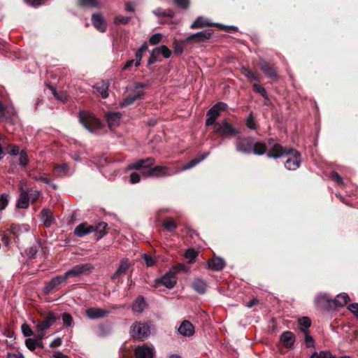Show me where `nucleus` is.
<instances>
[{"mask_svg":"<svg viewBox=\"0 0 358 358\" xmlns=\"http://www.w3.org/2000/svg\"><path fill=\"white\" fill-rule=\"evenodd\" d=\"M155 350L146 344L137 345L134 349L135 358H154Z\"/></svg>","mask_w":358,"mask_h":358,"instance_id":"16","label":"nucleus"},{"mask_svg":"<svg viewBox=\"0 0 358 358\" xmlns=\"http://www.w3.org/2000/svg\"><path fill=\"white\" fill-rule=\"evenodd\" d=\"M162 226L167 231L173 232L178 228V224L172 217L166 218L163 222Z\"/></svg>","mask_w":358,"mask_h":358,"instance_id":"36","label":"nucleus"},{"mask_svg":"<svg viewBox=\"0 0 358 358\" xmlns=\"http://www.w3.org/2000/svg\"><path fill=\"white\" fill-rule=\"evenodd\" d=\"M177 282V278L172 270L166 272L161 278H158L155 280L156 286L164 285L168 289H172L175 287Z\"/></svg>","mask_w":358,"mask_h":358,"instance_id":"9","label":"nucleus"},{"mask_svg":"<svg viewBox=\"0 0 358 358\" xmlns=\"http://www.w3.org/2000/svg\"><path fill=\"white\" fill-rule=\"evenodd\" d=\"M350 300V296L345 294L342 293L338 294L334 299H328L327 295H322L317 297L316 302L320 306L326 305V307L329 309H334L337 307H343L345 306Z\"/></svg>","mask_w":358,"mask_h":358,"instance_id":"3","label":"nucleus"},{"mask_svg":"<svg viewBox=\"0 0 358 358\" xmlns=\"http://www.w3.org/2000/svg\"><path fill=\"white\" fill-rule=\"evenodd\" d=\"M23 335L25 337H29L33 335V331L27 324H23L21 327Z\"/></svg>","mask_w":358,"mask_h":358,"instance_id":"54","label":"nucleus"},{"mask_svg":"<svg viewBox=\"0 0 358 358\" xmlns=\"http://www.w3.org/2000/svg\"><path fill=\"white\" fill-rule=\"evenodd\" d=\"M304 334H305L304 340H305L306 347L307 348L313 347L314 346V339H313V336H311L308 334V331L304 333Z\"/></svg>","mask_w":358,"mask_h":358,"instance_id":"56","label":"nucleus"},{"mask_svg":"<svg viewBox=\"0 0 358 358\" xmlns=\"http://www.w3.org/2000/svg\"><path fill=\"white\" fill-rule=\"evenodd\" d=\"M207 264L209 269L217 271H222L226 265L224 260L217 257L209 259Z\"/></svg>","mask_w":358,"mask_h":358,"instance_id":"21","label":"nucleus"},{"mask_svg":"<svg viewBox=\"0 0 358 358\" xmlns=\"http://www.w3.org/2000/svg\"><path fill=\"white\" fill-rule=\"evenodd\" d=\"M160 52H161V55L164 57V58H169L171 57V50L166 45H163L160 47H158Z\"/></svg>","mask_w":358,"mask_h":358,"instance_id":"53","label":"nucleus"},{"mask_svg":"<svg viewBox=\"0 0 358 358\" xmlns=\"http://www.w3.org/2000/svg\"><path fill=\"white\" fill-rule=\"evenodd\" d=\"M148 306L145 298L143 296H138L132 305V310L134 312L142 313Z\"/></svg>","mask_w":358,"mask_h":358,"instance_id":"31","label":"nucleus"},{"mask_svg":"<svg viewBox=\"0 0 358 358\" xmlns=\"http://www.w3.org/2000/svg\"><path fill=\"white\" fill-rule=\"evenodd\" d=\"M160 55L161 52L158 47L153 49L148 60V66L153 64L157 61H161V59H159Z\"/></svg>","mask_w":358,"mask_h":358,"instance_id":"38","label":"nucleus"},{"mask_svg":"<svg viewBox=\"0 0 358 358\" xmlns=\"http://www.w3.org/2000/svg\"><path fill=\"white\" fill-rule=\"evenodd\" d=\"M290 157H289L285 163V167L289 171H295L299 168L301 162V153L293 148V152H289Z\"/></svg>","mask_w":358,"mask_h":358,"instance_id":"12","label":"nucleus"},{"mask_svg":"<svg viewBox=\"0 0 358 358\" xmlns=\"http://www.w3.org/2000/svg\"><path fill=\"white\" fill-rule=\"evenodd\" d=\"M92 22L98 31L101 32H105L106 31L107 24L101 14L94 13L92 16Z\"/></svg>","mask_w":358,"mask_h":358,"instance_id":"20","label":"nucleus"},{"mask_svg":"<svg viewBox=\"0 0 358 358\" xmlns=\"http://www.w3.org/2000/svg\"><path fill=\"white\" fill-rule=\"evenodd\" d=\"M41 220L43 222V226L45 228L50 227L53 222L55 221V217L52 211L48 208H43L41 211Z\"/></svg>","mask_w":358,"mask_h":358,"instance_id":"26","label":"nucleus"},{"mask_svg":"<svg viewBox=\"0 0 358 358\" xmlns=\"http://www.w3.org/2000/svg\"><path fill=\"white\" fill-rule=\"evenodd\" d=\"M155 164V158L149 157L131 163L129 165L128 169L138 171L142 176L145 178L171 176L178 171V170H172V169L168 166L157 165L153 166Z\"/></svg>","mask_w":358,"mask_h":358,"instance_id":"1","label":"nucleus"},{"mask_svg":"<svg viewBox=\"0 0 358 358\" xmlns=\"http://www.w3.org/2000/svg\"><path fill=\"white\" fill-rule=\"evenodd\" d=\"M63 323L66 327H71L73 324V317L69 313H64L62 315Z\"/></svg>","mask_w":358,"mask_h":358,"instance_id":"50","label":"nucleus"},{"mask_svg":"<svg viewBox=\"0 0 358 358\" xmlns=\"http://www.w3.org/2000/svg\"><path fill=\"white\" fill-rule=\"evenodd\" d=\"M29 194L21 188L20 197L17 199L16 207L17 208H27L29 207Z\"/></svg>","mask_w":358,"mask_h":358,"instance_id":"32","label":"nucleus"},{"mask_svg":"<svg viewBox=\"0 0 358 358\" xmlns=\"http://www.w3.org/2000/svg\"><path fill=\"white\" fill-rule=\"evenodd\" d=\"M191 287L198 294H203L207 289V283L200 278H195L191 283Z\"/></svg>","mask_w":358,"mask_h":358,"instance_id":"22","label":"nucleus"},{"mask_svg":"<svg viewBox=\"0 0 358 358\" xmlns=\"http://www.w3.org/2000/svg\"><path fill=\"white\" fill-rule=\"evenodd\" d=\"M107 227L108 224L105 222H100L94 225L84 222L76 227L73 234L77 237H83L94 232V239L99 241L107 234Z\"/></svg>","mask_w":358,"mask_h":358,"instance_id":"2","label":"nucleus"},{"mask_svg":"<svg viewBox=\"0 0 358 358\" xmlns=\"http://www.w3.org/2000/svg\"><path fill=\"white\" fill-rule=\"evenodd\" d=\"M131 19V17H125L122 15H117L114 17V23L115 24H127Z\"/></svg>","mask_w":358,"mask_h":358,"instance_id":"49","label":"nucleus"},{"mask_svg":"<svg viewBox=\"0 0 358 358\" xmlns=\"http://www.w3.org/2000/svg\"><path fill=\"white\" fill-rule=\"evenodd\" d=\"M8 196L6 194H3L1 195V196H0V210H2L7 206L8 203Z\"/></svg>","mask_w":358,"mask_h":358,"instance_id":"58","label":"nucleus"},{"mask_svg":"<svg viewBox=\"0 0 358 358\" xmlns=\"http://www.w3.org/2000/svg\"><path fill=\"white\" fill-rule=\"evenodd\" d=\"M145 94L143 91H138L133 94H129L120 103L122 107L132 105L136 100L141 99Z\"/></svg>","mask_w":358,"mask_h":358,"instance_id":"27","label":"nucleus"},{"mask_svg":"<svg viewBox=\"0 0 358 358\" xmlns=\"http://www.w3.org/2000/svg\"><path fill=\"white\" fill-rule=\"evenodd\" d=\"M259 66L266 77L274 80H276L279 78L276 67L274 65L271 64L264 59H262L259 62Z\"/></svg>","mask_w":358,"mask_h":358,"instance_id":"14","label":"nucleus"},{"mask_svg":"<svg viewBox=\"0 0 358 358\" xmlns=\"http://www.w3.org/2000/svg\"><path fill=\"white\" fill-rule=\"evenodd\" d=\"M110 311L99 308L91 307L86 310V315L90 319H98L106 317Z\"/></svg>","mask_w":358,"mask_h":358,"instance_id":"19","label":"nucleus"},{"mask_svg":"<svg viewBox=\"0 0 358 358\" xmlns=\"http://www.w3.org/2000/svg\"><path fill=\"white\" fill-rule=\"evenodd\" d=\"M29 176L31 177L36 181L43 182L45 184L51 186L55 189H56L57 188V185L54 183H52L51 180L48 177H45L44 176H41V175H34L32 173H30Z\"/></svg>","mask_w":358,"mask_h":358,"instance_id":"37","label":"nucleus"},{"mask_svg":"<svg viewBox=\"0 0 358 358\" xmlns=\"http://www.w3.org/2000/svg\"><path fill=\"white\" fill-rule=\"evenodd\" d=\"M65 282L63 275H57L46 282L43 288L44 294H49L54 289L57 288L62 282Z\"/></svg>","mask_w":358,"mask_h":358,"instance_id":"18","label":"nucleus"},{"mask_svg":"<svg viewBox=\"0 0 358 358\" xmlns=\"http://www.w3.org/2000/svg\"><path fill=\"white\" fill-rule=\"evenodd\" d=\"M153 13H155V15H156L157 16H159V17L163 16V17H169L173 18L175 15V13L172 10L169 9L166 10H164L161 8H157L156 10H155L153 11Z\"/></svg>","mask_w":358,"mask_h":358,"instance_id":"41","label":"nucleus"},{"mask_svg":"<svg viewBox=\"0 0 358 358\" xmlns=\"http://www.w3.org/2000/svg\"><path fill=\"white\" fill-rule=\"evenodd\" d=\"M245 125L248 128L252 130H255L257 129V124L255 121V117L253 116L252 113H250L245 120Z\"/></svg>","mask_w":358,"mask_h":358,"instance_id":"46","label":"nucleus"},{"mask_svg":"<svg viewBox=\"0 0 358 358\" xmlns=\"http://www.w3.org/2000/svg\"><path fill=\"white\" fill-rule=\"evenodd\" d=\"M252 88L255 92L260 94L263 98H264L266 101H269L266 90L264 87L257 83H255L252 85Z\"/></svg>","mask_w":358,"mask_h":358,"instance_id":"42","label":"nucleus"},{"mask_svg":"<svg viewBox=\"0 0 358 358\" xmlns=\"http://www.w3.org/2000/svg\"><path fill=\"white\" fill-rule=\"evenodd\" d=\"M131 335L136 339L144 340L148 337L150 334V326L145 322H136L131 328Z\"/></svg>","mask_w":358,"mask_h":358,"instance_id":"8","label":"nucleus"},{"mask_svg":"<svg viewBox=\"0 0 358 358\" xmlns=\"http://www.w3.org/2000/svg\"><path fill=\"white\" fill-rule=\"evenodd\" d=\"M267 147L264 143L257 141L253 142L252 150V152L257 155H263L266 152Z\"/></svg>","mask_w":358,"mask_h":358,"instance_id":"34","label":"nucleus"},{"mask_svg":"<svg viewBox=\"0 0 358 358\" xmlns=\"http://www.w3.org/2000/svg\"><path fill=\"white\" fill-rule=\"evenodd\" d=\"M348 309L354 314L355 317L358 315V303H352L348 306Z\"/></svg>","mask_w":358,"mask_h":358,"instance_id":"64","label":"nucleus"},{"mask_svg":"<svg viewBox=\"0 0 358 358\" xmlns=\"http://www.w3.org/2000/svg\"><path fill=\"white\" fill-rule=\"evenodd\" d=\"M254 138L252 137H244L238 138L236 148L238 152L249 155L252 153Z\"/></svg>","mask_w":358,"mask_h":358,"instance_id":"13","label":"nucleus"},{"mask_svg":"<svg viewBox=\"0 0 358 358\" xmlns=\"http://www.w3.org/2000/svg\"><path fill=\"white\" fill-rule=\"evenodd\" d=\"M8 148H10L9 154L12 156H15L20 152V147L17 145L10 144Z\"/></svg>","mask_w":358,"mask_h":358,"instance_id":"63","label":"nucleus"},{"mask_svg":"<svg viewBox=\"0 0 358 358\" xmlns=\"http://www.w3.org/2000/svg\"><path fill=\"white\" fill-rule=\"evenodd\" d=\"M215 26L217 25L210 22L208 19L202 16H199L194 21V22L190 25L189 27L192 29H195Z\"/></svg>","mask_w":358,"mask_h":358,"instance_id":"28","label":"nucleus"},{"mask_svg":"<svg viewBox=\"0 0 358 358\" xmlns=\"http://www.w3.org/2000/svg\"><path fill=\"white\" fill-rule=\"evenodd\" d=\"M57 319L58 317H57L52 312H48L44 315L43 320L37 322L36 331H44L46 329H48L57 320Z\"/></svg>","mask_w":358,"mask_h":358,"instance_id":"15","label":"nucleus"},{"mask_svg":"<svg viewBox=\"0 0 358 358\" xmlns=\"http://www.w3.org/2000/svg\"><path fill=\"white\" fill-rule=\"evenodd\" d=\"M162 35L161 34H155L152 35L149 38V43L152 45H157L162 41Z\"/></svg>","mask_w":358,"mask_h":358,"instance_id":"52","label":"nucleus"},{"mask_svg":"<svg viewBox=\"0 0 358 358\" xmlns=\"http://www.w3.org/2000/svg\"><path fill=\"white\" fill-rule=\"evenodd\" d=\"M172 271L176 275V274L179 272L188 273L189 268L183 264H178L177 265L173 266L171 268Z\"/></svg>","mask_w":358,"mask_h":358,"instance_id":"47","label":"nucleus"},{"mask_svg":"<svg viewBox=\"0 0 358 358\" xmlns=\"http://www.w3.org/2000/svg\"><path fill=\"white\" fill-rule=\"evenodd\" d=\"M185 43V40L183 41H180V42L175 41L173 43L174 52L176 54L180 55L183 52Z\"/></svg>","mask_w":358,"mask_h":358,"instance_id":"51","label":"nucleus"},{"mask_svg":"<svg viewBox=\"0 0 358 358\" xmlns=\"http://www.w3.org/2000/svg\"><path fill=\"white\" fill-rule=\"evenodd\" d=\"M29 164V159L27 154V152L24 150H21L20 152V158H19V164L24 168Z\"/></svg>","mask_w":358,"mask_h":358,"instance_id":"45","label":"nucleus"},{"mask_svg":"<svg viewBox=\"0 0 358 358\" xmlns=\"http://www.w3.org/2000/svg\"><path fill=\"white\" fill-rule=\"evenodd\" d=\"M178 331L183 336H191L194 334V327L189 321L184 320Z\"/></svg>","mask_w":358,"mask_h":358,"instance_id":"23","label":"nucleus"},{"mask_svg":"<svg viewBox=\"0 0 358 358\" xmlns=\"http://www.w3.org/2000/svg\"><path fill=\"white\" fill-rule=\"evenodd\" d=\"M15 114L16 113L14 108L5 106L0 101V122L6 120L11 124H14L13 118Z\"/></svg>","mask_w":358,"mask_h":358,"instance_id":"17","label":"nucleus"},{"mask_svg":"<svg viewBox=\"0 0 358 358\" xmlns=\"http://www.w3.org/2000/svg\"><path fill=\"white\" fill-rule=\"evenodd\" d=\"M40 248V244L37 243L35 245H33L31 247L29 250L28 255L31 258H34L36 255V254L38 252V249Z\"/></svg>","mask_w":358,"mask_h":358,"instance_id":"61","label":"nucleus"},{"mask_svg":"<svg viewBox=\"0 0 358 358\" xmlns=\"http://www.w3.org/2000/svg\"><path fill=\"white\" fill-rule=\"evenodd\" d=\"M36 341L33 338H27L26 339L25 341V345L27 346V348L31 350V351H34L35 349H36Z\"/></svg>","mask_w":358,"mask_h":358,"instance_id":"60","label":"nucleus"},{"mask_svg":"<svg viewBox=\"0 0 358 358\" xmlns=\"http://www.w3.org/2000/svg\"><path fill=\"white\" fill-rule=\"evenodd\" d=\"M177 6L182 9H187L189 6V0H173Z\"/></svg>","mask_w":358,"mask_h":358,"instance_id":"55","label":"nucleus"},{"mask_svg":"<svg viewBox=\"0 0 358 358\" xmlns=\"http://www.w3.org/2000/svg\"><path fill=\"white\" fill-rule=\"evenodd\" d=\"M78 117L80 122L87 130L92 133L95 132L103 127V124L99 118L87 111H80Z\"/></svg>","mask_w":358,"mask_h":358,"instance_id":"4","label":"nucleus"},{"mask_svg":"<svg viewBox=\"0 0 358 358\" xmlns=\"http://www.w3.org/2000/svg\"><path fill=\"white\" fill-rule=\"evenodd\" d=\"M129 181L132 184L138 183L141 181V175L138 173L133 172L130 174Z\"/></svg>","mask_w":358,"mask_h":358,"instance_id":"59","label":"nucleus"},{"mask_svg":"<svg viewBox=\"0 0 358 358\" xmlns=\"http://www.w3.org/2000/svg\"><path fill=\"white\" fill-rule=\"evenodd\" d=\"M206 155H203L200 159L194 158V159H192L191 161H189L188 163H187L182 167V170H187V169H192V167H194V166L198 164L201 161L204 159L206 158Z\"/></svg>","mask_w":358,"mask_h":358,"instance_id":"44","label":"nucleus"},{"mask_svg":"<svg viewBox=\"0 0 358 358\" xmlns=\"http://www.w3.org/2000/svg\"><path fill=\"white\" fill-rule=\"evenodd\" d=\"M23 229H24L26 231L27 230L24 227L16 225V224H12L9 229V233L12 234L13 238L14 241H15L16 238H18L20 233L22 231Z\"/></svg>","mask_w":358,"mask_h":358,"instance_id":"40","label":"nucleus"},{"mask_svg":"<svg viewBox=\"0 0 358 358\" xmlns=\"http://www.w3.org/2000/svg\"><path fill=\"white\" fill-rule=\"evenodd\" d=\"M227 108V104L222 101H219L213 106L206 113V126L215 127V124H218L219 122H217V120L220 117V113L226 111Z\"/></svg>","mask_w":358,"mask_h":358,"instance_id":"5","label":"nucleus"},{"mask_svg":"<svg viewBox=\"0 0 358 358\" xmlns=\"http://www.w3.org/2000/svg\"><path fill=\"white\" fill-rule=\"evenodd\" d=\"M280 341L285 348H289L295 342V336L292 331H287L280 336Z\"/></svg>","mask_w":358,"mask_h":358,"instance_id":"29","label":"nucleus"},{"mask_svg":"<svg viewBox=\"0 0 358 358\" xmlns=\"http://www.w3.org/2000/svg\"><path fill=\"white\" fill-rule=\"evenodd\" d=\"M199 252L193 248H188L185 252V257L188 259L189 263L195 262Z\"/></svg>","mask_w":358,"mask_h":358,"instance_id":"39","label":"nucleus"},{"mask_svg":"<svg viewBox=\"0 0 358 358\" xmlns=\"http://www.w3.org/2000/svg\"><path fill=\"white\" fill-rule=\"evenodd\" d=\"M293 152V148L283 147L280 143H275L267 152L266 155L268 158L278 159L284 155H289V152Z\"/></svg>","mask_w":358,"mask_h":358,"instance_id":"10","label":"nucleus"},{"mask_svg":"<svg viewBox=\"0 0 358 358\" xmlns=\"http://www.w3.org/2000/svg\"><path fill=\"white\" fill-rule=\"evenodd\" d=\"M241 72L250 83L252 81L259 82L261 80L260 76L255 74L248 67L243 66L241 69Z\"/></svg>","mask_w":358,"mask_h":358,"instance_id":"33","label":"nucleus"},{"mask_svg":"<svg viewBox=\"0 0 358 358\" xmlns=\"http://www.w3.org/2000/svg\"><path fill=\"white\" fill-rule=\"evenodd\" d=\"M215 133L223 138H227L229 136H233L238 134L240 131L238 129L234 127V125L224 119L215 124L213 127Z\"/></svg>","mask_w":358,"mask_h":358,"instance_id":"6","label":"nucleus"},{"mask_svg":"<svg viewBox=\"0 0 358 358\" xmlns=\"http://www.w3.org/2000/svg\"><path fill=\"white\" fill-rule=\"evenodd\" d=\"M213 34V31L212 29H206L189 36L185 39V42H186V43H203L209 40L212 37Z\"/></svg>","mask_w":358,"mask_h":358,"instance_id":"11","label":"nucleus"},{"mask_svg":"<svg viewBox=\"0 0 358 358\" xmlns=\"http://www.w3.org/2000/svg\"><path fill=\"white\" fill-rule=\"evenodd\" d=\"M94 269V266L90 264H81L74 266L67 271L63 275L65 281L71 277H78L81 275H89Z\"/></svg>","mask_w":358,"mask_h":358,"instance_id":"7","label":"nucleus"},{"mask_svg":"<svg viewBox=\"0 0 358 358\" xmlns=\"http://www.w3.org/2000/svg\"><path fill=\"white\" fill-rule=\"evenodd\" d=\"M299 329L306 333L308 331V328L311 325V320L308 317H301L298 320Z\"/></svg>","mask_w":358,"mask_h":358,"instance_id":"35","label":"nucleus"},{"mask_svg":"<svg viewBox=\"0 0 358 358\" xmlns=\"http://www.w3.org/2000/svg\"><path fill=\"white\" fill-rule=\"evenodd\" d=\"M131 266V264L129 263L128 259H124L120 262V266L117 268V271L114 273L112 276V279L115 280L120 276L124 275L128 271L129 268Z\"/></svg>","mask_w":358,"mask_h":358,"instance_id":"25","label":"nucleus"},{"mask_svg":"<svg viewBox=\"0 0 358 358\" xmlns=\"http://www.w3.org/2000/svg\"><path fill=\"white\" fill-rule=\"evenodd\" d=\"M143 259L148 266H152L155 264V259L149 255H144Z\"/></svg>","mask_w":358,"mask_h":358,"instance_id":"62","label":"nucleus"},{"mask_svg":"<svg viewBox=\"0 0 358 358\" xmlns=\"http://www.w3.org/2000/svg\"><path fill=\"white\" fill-rule=\"evenodd\" d=\"M330 178L338 185L343 184V178L336 171H331L330 173Z\"/></svg>","mask_w":358,"mask_h":358,"instance_id":"57","label":"nucleus"},{"mask_svg":"<svg viewBox=\"0 0 358 358\" xmlns=\"http://www.w3.org/2000/svg\"><path fill=\"white\" fill-rule=\"evenodd\" d=\"M109 83L108 80H102L99 83H97L94 88L95 90L99 93L103 99H106L108 96V88H109Z\"/></svg>","mask_w":358,"mask_h":358,"instance_id":"30","label":"nucleus"},{"mask_svg":"<svg viewBox=\"0 0 358 358\" xmlns=\"http://www.w3.org/2000/svg\"><path fill=\"white\" fill-rule=\"evenodd\" d=\"M122 117V114L120 112L108 113L106 114V119L108 122V127L112 129L119 125L120 121Z\"/></svg>","mask_w":358,"mask_h":358,"instance_id":"24","label":"nucleus"},{"mask_svg":"<svg viewBox=\"0 0 358 358\" xmlns=\"http://www.w3.org/2000/svg\"><path fill=\"white\" fill-rule=\"evenodd\" d=\"M310 358H336L329 350L315 352Z\"/></svg>","mask_w":358,"mask_h":358,"instance_id":"43","label":"nucleus"},{"mask_svg":"<svg viewBox=\"0 0 358 358\" xmlns=\"http://www.w3.org/2000/svg\"><path fill=\"white\" fill-rule=\"evenodd\" d=\"M79 5L82 7H98V0H79Z\"/></svg>","mask_w":358,"mask_h":358,"instance_id":"48","label":"nucleus"}]
</instances>
